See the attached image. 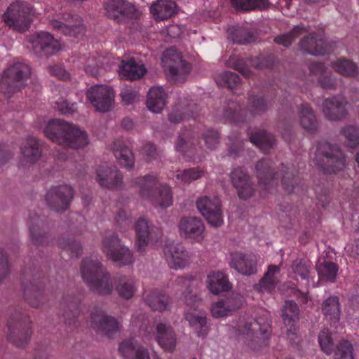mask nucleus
<instances>
[{"label": "nucleus", "instance_id": "nucleus-39", "mask_svg": "<svg viewBox=\"0 0 359 359\" xmlns=\"http://www.w3.org/2000/svg\"><path fill=\"white\" fill-rule=\"evenodd\" d=\"M248 140L255 144L264 153H267L275 144L274 136L265 130H260L252 134Z\"/></svg>", "mask_w": 359, "mask_h": 359}, {"label": "nucleus", "instance_id": "nucleus-20", "mask_svg": "<svg viewBox=\"0 0 359 359\" xmlns=\"http://www.w3.org/2000/svg\"><path fill=\"white\" fill-rule=\"evenodd\" d=\"M155 339L158 345L166 352L172 353L177 345L176 334L168 323H158L156 325Z\"/></svg>", "mask_w": 359, "mask_h": 359}, {"label": "nucleus", "instance_id": "nucleus-1", "mask_svg": "<svg viewBox=\"0 0 359 359\" xmlns=\"http://www.w3.org/2000/svg\"><path fill=\"white\" fill-rule=\"evenodd\" d=\"M44 134L52 142L65 148L81 149L89 144L85 130L61 119L50 121L44 128Z\"/></svg>", "mask_w": 359, "mask_h": 359}, {"label": "nucleus", "instance_id": "nucleus-61", "mask_svg": "<svg viewBox=\"0 0 359 359\" xmlns=\"http://www.w3.org/2000/svg\"><path fill=\"white\" fill-rule=\"evenodd\" d=\"M120 95L122 102L125 105L133 103L138 97L137 92L130 87L123 88Z\"/></svg>", "mask_w": 359, "mask_h": 359}, {"label": "nucleus", "instance_id": "nucleus-33", "mask_svg": "<svg viewBox=\"0 0 359 359\" xmlns=\"http://www.w3.org/2000/svg\"><path fill=\"white\" fill-rule=\"evenodd\" d=\"M107 16L111 19H118L119 16H129L134 11V6L125 0H110L105 6Z\"/></svg>", "mask_w": 359, "mask_h": 359}, {"label": "nucleus", "instance_id": "nucleus-5", "mask_svg": "<svg viewBox=\"0 0 359 359\" xmlns=\"http://www.w3.org/2000/svg\"><path fill=\"white\" fill-rule=\"evenodd\" d=\"M135 184L140 187V195L150 201L154 207L166 208L172 205L173 197L170 187L167 185L158 187V181L153 176L140 177Z\"/></svg>", "mask_w": 359, "mask_h": 359}, {"label": "nucleus", "instance_id": "nucleus-46", "mask_svg": "<svg viewBox=\"0 0 359 359\" xmlns=\"http://www.w3.org/2000/svg\"><path fill=\"white\" fill-rule=\"evenodd\" d=\"M306 32V27L303 25H297L290 32L275 37L273 41L284 47H289L296 38Z\"/></svg>", "mask_w": 359, "mask_h": 359}, {"label": "nucleus", "instance_id": "nucleus-54", "mask_svg": "<svg viewBox=\"0 0 359 359\" xmlns=\"http://www.w3.org/2000/svg\"><path fill=\"white\" fill-rule=\"evenodd\" d=\"M194 114L189 113L188 108L175 107L169 114V121L173 123H178L182 121L192 117Z\"/></svg>", "mask_w": 359, "mask_h": 359}, {"label": "nucleus", "instance_id": "nucleus-34", "mask_svg": "<svg viewBox=\"0 0 359 359\" xmlns=\"http://www.w3.org/2000/svg\"><path fill=\"white\" fill-rule=\"evenodd\" d=\"M321 309L332 325H334L339 322L341 311L337 296H330L324 299L321 304Z\"/></svg>", "mask_w": 359, "mask_h": 359}, {"label": "nucleus", "instance_id": "nucleus-42", "mask_svg": "<svg viewBox=\"0 0 359 359\" xmlns=\"http://www.w3.org/2000/svg\"><path fill=\"white\" fill-rule=\"evenodd\" d=\"M231 182L238 191L239 198L245 199L247 196V172L245 167L234 169L231 175Z\"/></svg>", "mask_w": 359, "mask_h": 359}, {"label": "nucleus", "instance_id": "nucleus-52", "mask_svg": "<svg viewBox=\"0 0 359 359\" xmlns=\"http://www.w3.org/2000/svg\"><path fill=\"white\" fill-rule=\"evenodd\" d=\"M231 256V266L241 274H247V261L245 255L234 252Z\"/></svg>", "mask_w": 359, "mask_h": 359}, {"label": "nucleus", "instance_id": "nucleus-26", "mask_svg": "<svg viewBox=\"0 0 359 359\" xmlns=\"http://www.w3.org/2000/svg\"><path fill=\"white\" fill-rule=\"evenodd\" d=\"M118 351L123 359H150L148 350L133 339L123 341Z\"/></svg>", "mask_w": 359, "mask_h": 359}, {"label": "nucleus", "instance_id": "nucleus-45", "mask_svg": "<svg viewBox=\"0 0 359 359\" xmlns=\"http://www.w3.org/2000/svg\"><path fill=\"white\" fill-rule=\"evenodd\" d=\"M332 68L337 73L347 77H355L358 74V68L352 61L340 58L332 63Z\"/></svg>", "mask_w": 359, "mask_h": 359}, {"label": "nucleus", "instance_id": "nucleus-2", "mask_svg": "<svg viewBox=\"0 0 359 359\" xmlns=\"http://www.w3.org/2000/svg\"><path fill=\"white\" fill-rule=\"evenodd\" d=\"M198 280L191 276L180 277L176 284L184 290L182 299L189 307L185 313V318L189 325L196 330L198 336H205L208 332L207 318L205 311L198 310L199 299L192 294V289L196 285Z\"/></svg>", "mask_w": 359, "mask_h": 359}, {"label": "nucleus", "instance_id": "nucleus-15", "mask_svg": "<svg viewBox=\"0 0 359 359\" xmlns=\"http://www.w3.org/2000/svg\"><path fill=\"white\" fill-rule=\"evenodd\" d=\"M180 234L197 243L201 242L205 238V225L197 217H182L178 224Z\"/></svg>", "mask_w": 359, "mask_h": 359}, {"label": "nucleus", "instance_id": "nucleus-51", "mask_svg": "<svg viewBox=\"0 0 359 359\" xmlns=\"http://www.w3.org/2000/svg\"><path fill=\"white\" fill-rule=\"evenodd\" d=\"M318 342L321 350L327 355H330L334 351V341L328 330H323L318 334Z\"/></svg>", "mask_w": 359, "mask_h": 359}, {"label": "nucleus", "instance_id": "nucleus-55", "mask_svg": "<svg viewBox=\"0 0 359 359\" xmlns=\"http://www.w3.org/2000/svg\"><path fill=\"white\" fill-rule=\"evenodd\" d=\"M229 35L235 43L245 44L247 42V32L244 27H233L231 28Z\"/></svg>", "mask_w": 359, "mask_h": 359}, {"label": "nucleus", "instance_id": "nucleus-14", "mask_svg": "<svg viewBox=\"0 0 359 359\" xmlns=\"http://www.w3.org/2000/svg\"><path fill=\"white\" fill-rule=\"evenodd\" d=\"M165 259L168 266L174 269H182L190 261V255L180 243H167L163 248Z\"/></svg>", "mask_w": 359, "mask_h": 359}, {"label": "nucleus", "instance_id": "nucleus-3", "mask_svg": "<svg viewBox=\"0 0 359 359\" xmlns=\"http://www.w3.org/2000/svg\"><path fill=\"white\" fill-rule=\"evenodd\" d=\"M81 274L83 281L95 293L109 294L114 289L109 273L95 257H86L82 261Z\"/></svg>", "mask_w": 359, "mask_h": 359}, {"label": "nucleus", "instance_id": "nucleus-29", "mask_svg": "<svg viewBox=\"0 0 359 359\" xmlns=\"http://www.w3.org/2000/svg\"><path fill=\"white\" fill-rule=\"evenodd\" d=\"M147 69L142 63L137 62L134 59L123 60L119 66L118 74L121 79L136 80L142 77Z\"/></svg>", "mask_w": 359, "mask_h": 359}, {"label": "nucleus", "instance_id": "nucleus-63", "mask_svg": "<svg viewBox=\"0 0 359 359\" xmlns=\"http://www.w3.org/2000/svg\"><path fill=\"white\" fill-rule=\"evenodd\" d=\"M130 217V214H128L125 210H121L118 212L115 219L120 228L126 230L131 224Z\"/></svg>", "mask_w": 359, "mask_h": 359}, {"label": "nucleus", "instance_id": "nucleus-10", "mask_svg": "<svg viewBox=\"0 0 359 359\" xmlns=\"http://www.w3.org/2000/svg\"><path fill=\"white\" fill-rule=\"evenodd\" d=\"M102 250L109 259L120 266L133 262V255L128 248L123 245L115 234L106 236L102 243Z\"/></svg>", "mask_w": 359, "mask_h": 359}, {"label": "nucleus", "instance_id": "nucleus-13", "mask_svg": "<svg viewBox=\"0 0 359 359\" xmlns=\"http://www.w3.org/2000/svg\"><path fill=\"white\" fill-rule=\"evenodd\" d=\"M9 340L17 347L23 348L28 344L32 332L31 328L22 320L20 316L11 317L8 321Z\"/></svg>", "mask_w": 359, "mask_h": 359}, {"label": "nucleus", "instance_id": "nucleus-27", "mask_svg": "<svg viewBox=\"0 0 359 359\" xmlns=\"http://www.w3.org/2000/svg\"><path fill=\"white\" fill-rule=\"evenodd\" d=\"M50 26L65 35L78 36L85 32V27L79 18H65L64 22L57 20L50 21Z\"/></svg>", "mask_w": 359, "mask_h": 359}, {"label": "nucleus", "instance_id": "nucleus-41", "mask_svg": "<svg viewBox=\"0 0 359 359\" xmlns=\"http://www.w3.org/2000/svg\"><path fill=\"white\" fill-rule=\"evenodd\" d=\"M316 270L320 280L334 283L338 273L339 266L334 262L324 260L323 262L316 264Z\"/></svg>", "mask_w": 359, "mask_h": 359}, {"label": "nucleus", "instance_id": "nucleus-9", "mask_svg": "<svg viewBox=\"0 0 359 359\" xmlns=\"http://www.w3.org/2000/svg\"><path fill=\"white\" fill-rule=\"evenodd\" d=\"M196 204L199 212L211 226L217 228L224 224L222 203L217 196H201Z\"/></svg>", "mask_w": 359, "mask_h": 359}, {"label": "nucleus", "instance_id": "nucleus-56", "mask_svg": "<svg viewBox=\"0 0 359 359\" xmlns=\"http://www.w3.org/2000/svg\"><path fill=\"white\" fill-rule=\"evenodd\" d=\"M318 82L323 88L333 90L341 83V79H337L332 74H323L319 77Z\"/></svg>", "mask_w": 359, "mask_h": 359}, {"label": "nucleus", "instance_id": "nucleus-16", "mask_svg": "<svg viewBox=\"0 0 359 359\" xmlns=\"http://www.w3.org/2000/svg\"><path fill=\"white\" fill-rule=\"evenodd\" d=\"M73 195L72 188L64 184L50 189L46 200L52 209L55 211H62L69 207Z\"/></svg>", "mask_w": 359, "mask_h": 359}, {"label": "nucleus", "instance_id": "nucleus-24", "mask_svg": "<svg viewBox=\"0 0 359 359\" xmlns=\"http://www.w3.org/2000/svg\"><path fill=\"white\" fill-rule=\"evenodd\" d=\"M299 46L304 52L316 55H324L329 50L322 34H309L301 40Z\"/></svg>", "mask_w": 359, "mask_h": 359}, {"label": "nucleus", "instance_id": "nucleus-30", "mask_svg": "<svg viewBox=\"0 0 359 359\" xmlns=\"http://www.w3.org/2000/svg\"><path fill=\"white\" fill-rule=\"evenodd\" d=\"M280 273V267L277 265H269L267 271L259 280V283L254 285V288L259 292L271 293L279 283L276 276Z\"/></svg>", "mask_w": 359, "mask_h": 359}, {"label": "nucleus", "instance_id": "nucleus-64", "mask_svg": "<svg viewBox=\"0 0 359 359\" xmlns=\"http://www.w3.org/2000/svg\"><path fill=\"white\" fill-rule=\"evenodd\" d=\"M55 108L62 114H69L75 111V103L70 104L66 100L59 98L55 101Z\"/></svg>", "mask_w": 359, "mask_h": 359}, {"label": "nucleus", "instance_id": "nucleus-58", "mask_svg": "<svg viewBox=\"0 0 359 359\" xmlns=\"http://www.w3.org/2000/svg\"><path fill=\"white\" fill-rule=\"evenodd\" d=\"M228 65L229 67L238 70L244 76H247V65L244 58L239 57L237 55H232L228 60Z\"/></svg>", "mask_w": 359, "mask_h": 359}, {"label": "nucleus", "instance_id": "nucleus-43", "mask_svg": "<svg viewBox=\"0 0 359 359\" xmlns=\"http://www.w3.org/2000/svg\"><path fill=\"white\" fill-rule=\"evenodd\" d=\"M114 156L118 163L125 168H132L134 165V156L131 150L118 142L113 146Z\"/></svg>", "mask_w": 359, "mask_h": 359}, {"label": "nucleus", "instance_id": "nucleus-7", "mask_svg": "<svg viewBox=\"0 0 359 359\" xmlns=\"http://www.w3.org/2000/svg\"><path fill=\"white\" fill-rule=\"evenodd\" d=\"M161 62L168 79L175 83H183L191 71L190 65L182 59L181 53L174 48L163 52Z\"/></svg>", "mask_w": 359, "mask_h": 359}, {"label": "nucleus", "instance_id": "nucleus-11", "mask_svg": "<svg viewBox=\"0 0 359 359\" xmlns=\"http://www.w3.org/2000/svg\"><path fill=\"white\" fill-rule=\"evenodd\" d=\"M89 322L97 333L107 337H113L121 328V324L116 318L100 309H95L91 312Z\"/></svg>", "mask_w": 359, "mask_h": 359}, {"label": "nucleus", "instance_id": "nucleus-53", "mask_svg": "<svg viewBox=\"0 0 359 359\" xmlns=\"http://www.w3.org/2000/svg\"><path fill=\"white\" fill-rule=\"evenodd\" d=\"M203 171L198 168L184 170L176 175V177L182 182L190 183L201 177Z\"/></svg>", "mask_w": 359, "mask_h": 359}, {"label": "nucleus", "instance_id": "nucleus-8", "mask_svg": "<svg viewBox=\"0 0 359 359\" xmlns=\"http://www.w3.org/2000/svg\"><path fill=\"white\" fill-rule=\"evenodd\" d=\"M34 15V11L30 4L16 1L10 4L2 18L9 27L18 32H25L29 29Z\"/></svg>", "mask_w": 359, "mask_h": 359}, {"label": "nucleus", "instance_id": "nucleus-62", "mask_svg": "<svg viewBox=\"0 0 359 359\" xmlns=\"http://www.w3.org/2000/svg\"><path fill=\"white\" fill-rule=\"evenodd\" d=\"M191 144L192 142H190L189 139L187 140L183 137L180 136L176 143L175 148L177 151L187 155L188 156H191L192 154Z\"/></svg>", "mask_w": 359, "mask_h": 359}, {"label": "nucleus", "instance_id": "nucleus-19", "mask_svg": "<svg viewBox=\"0 0 359 359\" xmlns=\"http://www.w3.org/2000/svg\"><path fill=\"white\" fill-rule=\"evenodd\" d=\"M96 180L106 189L114 190L123 185V176L116 167L101 165L97 170Z\"/></svg>", "mask_w": 359, "mask_h": 359}, {"label": "nucleus", "instance_id": "nucleus-59", "mask_svg": "<svg viewBox=\"0 0 359 359\" xmlns=\"http://www.w3.org/2000/svg\"><path fill=\"white\" fill-rule=\"evenodd\" d=\"M203 138L207 147L210 149H215L219 144L218 133L213 130H207L203 133Z\"/></svg>", "mask_w": 359, "mask_h": 359}, {"label": "nucleus", "instance_id": "nucleus-31", "mask_svg": "<svg viewBox=\"0 0 359 359\" xmlns=\"http://www.w3.org/2000/svg\"><path fill=\"white\" fill-rule=\"evenodd\" d=\"M168 95L162 86L151 87L147 94V107L154 113H160L167 102Z\"/></svg>", "mask_w": 359, "mask_h": 359}, {"label": "nucleus", "instance_id": "nucleus-44", "mask_svg": "<svg viewBox=\"0 0 359 359\" xmlns=\"http://www.w3.org/2000/svg\"><path fill=\"white\" fill-rule=\"evenodd\" d=\"M145 302L151 309L162 311L167 308L169 297L158 291H151L146 295Z\"/></svg>", "mask_w": 359, "mask_h": 359}, {"label": "nucleus", "instance_id": "nucleus-18", "mask_svg": "<svg viewBox=\"0 0 359 359\" xmlns=\"http://www.w3.org/2000/svg\"><path fill=\"white\" fill-rule=\"evenodd\" d=\"M348 104L346 98L341 95L327 98L323 102V114L329 120H341L347 115Z\"/></svg>", "mask_w": 359, "mask_h": 359}, {"label": "nucleus", "instance_id": "nucleus-21", "mask_svg": "<svg viewBox=\"0 0 359 359\" xmlns=\"http://www.w3.org/2000/svg\"><path fill=\"white\" fill-rule=\"evenodd\" d=\"M20 165L27 166L36 163L41 157V149L37 139L32 137L26 138L22 143Z\"/></svg>", "mask_w": 359, "mask_h": 359}, {"label": "nucleus", "instance_id": "nucleus-36", "mask_svg": "<svg viewBox=\"0 0 359 359\" xmlns=\"http://www.w3.org/2000/svg\"><path fill=\"white\" fill-rule=\"evenodd\" d=\"M177 4L173 0H157L150 7V11L156 20H164L176 12Z\"/></svg>", "mask_w": 359, "mask_h": 359}, {"label": "nucleus", "instance_id": "nucleus-47", "mask_svg": "<svg viewBox=\"0 0 359 359\" xmlns=\"http://www.w3.org/2000/svg\"><path fill=\"white\" fill-rule=\"evenodd\" d=\"M215 81L219 86L233 89L240 83V78L234 72H224L216 76Z\"/></svg>", "mask_w": 359, "mask_h": 359}, {"label": "nucleus", "instance_id": "nucleus-37", "mask_svg": "<svg viewBox=\"0 0 359 359\" xmlns=\"http://www.w3.org/2000/svg\"><path fill=\"white\" fill-rule=\"evenodd\" d=\"M298 110L302 127L308 133H313L316 132L318 123L312 108L305 103L302 104Z\"/></svg>", "mask_w": 359, "mask_h": 359}, {"label": "nucleus", "instance_id": "nucleus-50", "mask_svg": "<svg viewBox=\"0 0 359 359\" xmlns=\"http://www.w3.org/2000/svg\"><path fill=\"white\" fill-rule=\"evenodd\" d=\"M292 270L296 275L301 277L302 280H306V285H309V278L311 269V263L309 260L295 261L292 265Z\"/></svg>", "mask_w": 359, "mask_h": 359}, {"label": "nucleus", "instance_id": "nucleus-57", "mask_svg": "<svg viewBox=\"0 0 359 359\" xmlns=\"http://www.w3.org/2000/svg\"><path fill=\"white\" fill-rule=\"evenodd\" d=\"M245 143L238 136H231L229 137V154L232 156H237L243 151Z\"/></svg>", "mask_w": 359, "mask_h": 359}, {"label": "nucleus", "instance_id": "nucleus-32", "mask_svg": "<svg viewBox=\"0 0 359 359\" xmlns=\"http://www.w3.org/2000/svg\"><path fill=\"white\" fill-rule=\"evenodd\" d=\"M241 306V302L239 299L229 298L224 300H219L213 303L210 308L212 317L220 318L228 316L232 312L238 309Z\"/></svg>", "mask_w": 359, "mask_h": 359}, {"label": "nucleus", "instance_id": "nucleus-17", "mask_svg": "<svg viewBox=\"0 0 359 359\" xmlns=\"http://www.w3.org/2000/svg\"><path fill=\"white\" fill-rule=\"evenodd\" d=\"M29 43L36 53L52 55L60 50V42L48 32H41L29 38Z\"/></svg>", "mask_w": 359, "mask_h": 359}, {"label": "nucleus", "instance_id": "nucleus-28", "mask_svg": "<svg viewBox=\"0 0 359 359\" xmlns=\"http://www.w3.org/2000/svg\"><path fill=\"white\" fill-rule=\"evenodd\" d=\"M262 318L255 319L253 323L248 322V339L254 336L261 346L269 344L271 336V325L269 322H262Z\"/></svg>", "mask_w": 359, "mask_h": 359}, {"label": "nucleus", "instance_id": "nucleus-22", "mask_svg": "<svg viewBox=\"0 0 359 359\" xmlns=\"http://www.w3.org/2000/svg\"><path fill=\"white\" fill-rule=\"evenodd\" d=\"M282 318L287 328V335L293 340L297 334V324L299 321V307L292 300L286 301L283 310Z\"/></svg>", "mask_w": 359, "mask_h": 359}, {"label": "nucleus", "instance_id": "nucleus-25", "mask_svg": "<svg viewBox=\"0 0 359 359\" xmlns=\"http://www.w3.org/2000/svg\"><path fill=\"white\" fill-rule=\"evenodd\" d=\"M114 291L118 297L124 299H130L137 290L135 279L126 275H118L114 278Z\"/></svg>", "mask_w": 359, "mask_h": 359}, {"label": "nucleus", "instance_id": "nucleus-12", "mask_svg": "<svg viewBox=\"0 0 359 359\" xmlns=\"http://www.w3.org/2000/svg\"><path fill=\"white\" fill-rule=\"evenodd\" d=\"M88 102L100 112L109 111L114 102V93L111 88L104 85L91 86L86 92Z\"/></svg>", "mask_w": 359, "mask_h": 359}, {"label": "nucleus", "instance_id": "nucleus-49", "mask_svg": "<svg viewBox=\"0 0 359 359\" xmlns=\"http://www.w3.org/2000/svg\"><path fill=\"white\" fill-rule=\"evenodd\" d=\"M341 135L346 139V146L355 148L359 144V132L354 126H346L341 130Z\"/></svg>", "mask_w": 359, "mask_h": 359}, {"label": "nucleus", "instance_id": "nucleus-6", "mask_svg": "<svg viewBox=\"0 0 359 359\" xmlns=\"http://www.w3.org/2000/svg\"><path fill=\"white\" fill-rule=\"evenodd\" d=\"M31 74L30 67L23 62H16L7 67L0 79V90L11 97L25 86Z\"/></svg>", "mask_w": 359, "mask_h": 359}, {"label": "nucleus", "instance_id": "nucleus-4", "mask_svg": "<svg viewBox=\"0 0 359 359\" xmlns=\"http://www.w3.org/2000/svg\"><path fill=\"white\" fill-rule=\"evenodd\" d=\"M316 164L325 174H336L346 166V157L337 145L325 140L318 143L315 156Z\"/></svg>", "mask_w": 359, "mask_h": 359}, {"label": "nucleus", "instance_id": "nucleus-38", "mask_svg": "<svg viewBox=\"0 0 359 359\" xmlns=\"http://www.w3.org/2000/svg\"><path fill=\"white\" fill-rule=\"evenodd\" d=\"M206 283L208 288L214 294H218L231 289L226 276L221 271L210 273L207 277Z\"/></svg>", "mask_w": 359, "mask_h": 359}, {"label": "nucleus", "instance_id": "nucleus-40", "mask_svg": "<svg viewBox=\"0 0 359 359\" xmlns=\"http://www.w3.org/2000/svg\"><path fill=\"white\" fill-rule=\"evenodd\" d=\"M297 170L293 165L287 166L282 165L281 170V182L284 189L289 194L293 192L297 187L294 184L300 182L299 179L297 177Z\"/></svg>", "mask_w": 359, "mask_h": 359}, {"label": "nucleus", "instance_id": "nucleus-48", "mask_svg": "<svg viewBox=\"0 0 359 359\" xmlns=\"http://www.w3.org/2000/svg\"><path fill=\"white\" fill-rule=\"evenodd\" d=\"M334 359H355L352 344L348 340H341L334 350Z\"/></svg>", "mask_w": 359, "mask_h": 359}, {"label": "nucleus", "instance_id": "nucleus-60", "mask_svg": "<svg viewBox=\"0 0 359 359\" xmlns=\"http://www.w3.org/2000/svg\"><path fill=\"white\" fill-rule=\"evenodd\" d=\"M48 69L51 75L60 80L67 81L70 79V74L62 65H50Z\"/></svg>", "mask_w": 359, "mask_h": 359}, {"label": "nucleus", "instance_id": "nucleus-35", "mask_svg": "<svg viewBox=\"0 0 359 359\" xmlns=\"http://www.w3.org/2000/svg\"><path fill=\"white\" fill-rule=\"evenodd\" d=\"M135 230L136 232L135 247L139 252L143 253L148 245L149 236L151 233V229L147 220L143 217H140L135 222Z\"/></svg>", "mask_w": 359, "mask_h": 359}, {"label": "nucleus", "instance_id": "nucleus-23", "mask_svg": "<svg viewBox=\"0 0 359 359\" xmlns=\"http://www.w3.org/2000/svg\"><path fill=\"white\" fill-rule=\"evenodd\" d=\"M256 170L259 182L266 189L278 184V174L274 171L273 163L270 159L263 158L256 164Z\"/></svg>", "mask_w": 359, "mask_h": 359}]
</instances>
